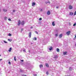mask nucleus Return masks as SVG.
<instances>
[{
	"label": "nucleus",
	"instance_id": "1",
	"mask_svg": "<svg viewBox=\"0 0 76 76\" xmlns=\"http://www.w3.org/2000/svg\"><path fill=\"white\" fill-rule=\"evenodd\" d=\"M21 23L22 25H24L25 23L24 21H22Z\"/></svg>",
	"mask_w": 76,
	"mask_h": 76
},
{
	"label": "nucleus",
	"instance_id": "2",
	"mask_svg": "<svg viewBox=\"0 0 76 76\" xmlns=\"http://www.w3.org/2000/svg\"><path fill=\"white\" fill-rule=\"evenodd\" d=\"M70 31H69L66 32V34L68 35H69L70 34Z\"/></svg>",
	"mask_w": 76,
	"mask_h": 76
},
{
	"label": "nucleus",
	"instance_id": "3",
	"mask_svg": "<svg viewBox=\"0 0 76 76\" xmlns=\"http://www.w3.org/2000/svg\"><path fill=\"white\" fill-rule=\"evenodd\" d=\"M20 23H21L20 20H19L18 22V26H20Z\"/></svg>",
	"mask_w": 76,
	"mask_h": 76
},
{
	"label": "nucleus",
	"instance_id": "4",
	"mask_svg": "<svg viewBox=\"0 0 76 76\" xmlns=\"http://www.w3.org/2000/svg\"><path fill=\"white\" fill-rule=\"evenodd\" d=\"M55 22L54 21H53L52 23V25L53 26H55L56 24H55V23H54Z\"/></svg>",
	"mask_w": 76,
	"mask_h": 76
},
{
	"label": "nucleus",
	"instance_id": "5",
	"mask_svg": "<svg viewBox=\"0 0 76 76\" xmlns=\"http://www.w3.org/2000/svg\"><path fill=\"white\" fill-rule=\"evenodd\" d=\"M69 9H73V7L72 5H69Z\"/></svg>",
	"mask_w": 76,
	"mask_h": 76
},
{
	"label": "nucleus",
	"instance_id": "6",
	"mask_svg": "<svg viewBox=\"0 0 76 76\" xmlns=\"http://www.w3.org/2000/svg\"><path fill=\"white\" fill-rule=\"evenodd\" d=\"M73 15V13L72 12H70L69 13V15L70 16H72Z\"/></svg>",
	"mask_w": 76,
	"mask_h": 76
},
{
	"label": "nucleus",
	"instance_id": "7",
	"mask_svg": "<svg viewBox=\"0 0 76 76\" xmlns=\"http://www.w3.org/2000/svg\"><path fill=\"white\" fill-rule=\"evenodd\" d=\"M31 32H30L29 33V38H31Z\"/></svg>",
	"mask_w": 76,
	"mask_h": 76
},
{
	"label": "nucleus",
	"instance_id": "8",
	"mask_svg": "<svg viewBox=\"0 0 76 76\" xmlns=\"http://www.w3.org/2000/svg\"><path fill=\"white\" fill-rule=\"evenodd\" d=\"M47 13V15H49L50 14V11H48Z\"/></svg>",
	"mask_w": 76,
	"mask_h": 76
},
{
	"label": "nucleus",
	"instance_id": "9",
	"mask_svg": "<svg viewBox=\"0 0 76 76\" xmlns=\"http://www.w3.org/2000/svg\"><path fill=\"white\" fill-rule=\"evenodd\" d=\"M52 50H53V48L52 47V46H51L50 48H49V50L50 51H51Z\"/></svg>",
	"mask_w": 76,
	"mask_h": 76
},
{
	"label": "nucleus",
	"instance_id": "10",
	"mask_svg": "<svg viewBox=\"0 0 76 76\" xmlns=\"http://www.w3.org/2000/svg\"><path fill=\"white\" fill-rule=\"evenodd\" d=\"M62 36H63V34H61L59 35V37L61 38L62 37Z\"/></svg>",
	"mask_w": 76,
	"mask_h": 76
},
{
	"label": "nucleus",
	"instance_id": "11",
	"mask_svg": "<svg viewBox=\"0 0 76 76\" xmlns=\"http://www.w3.org/2000/svg\"><path fill=\"white\" fill-rule=\"evenodd\" d=\"M12 51V48H10L9 50H8V51H9V52H10V51Z\"/></svg>",
	"mask_w": 76,
	"mask_h": 76
},
{
	"label": "nucleus",
	"instance_id": "12",
	"mask_svg": "<svg viewBox=\"0 0 76 76\" xmlns=\"http://www.w3.org/2000/svg\"><path fill=\"white\" fill-rule=\"evenodd\" d=\"M46 66L47 67H49V66L48 65V64H46Z\"/></svg>",
	"mask_w": 76,
	"mask_h": 76
},
{
	"label": "nucleus",
	"instance_id": "13",
	"mask_svg": "<svg viewBox=\"0 0 76 76\" xmlns=\"http://www.w3.org/2000/svg\"><path fill=\"white\" fill-rule=\"evenodd\" d=\"M35 2H33L32 3V6H35Z\"/></svg>",
	"mask_w": 76,
	"mask_h": 76
},
{
	"label": "nucleus",
	"instance_id": "14",
	"mask_svg": "<svg viewBox=\"0 0 76 76\" xmlns=\"http://www.w3.org/2000/svg\"><path fill=\"white\" fill-rule=\"evenodd\" d=\"M43 67V65H40L39 67L40 68H41V67Z\"/></svg>",
	"mask_w": 76,
	"mask_h": 76
},
{
	"label": "nucleus",
	"instance_id": "15",
	"mask_svg": "<svg viewBox=\"0 0 76 76\" xmlns=\"http://www.w3.org/2000/svg\"><path fill=\"white\" fill-rule=\"evenodd\" d=\"M66 54L67 52H64V53H63L64 55H65V54Z\"/></svg>",
	"mask_w": 76,
	"mask_h": 76
},
{
	"label": "nucleus",
	"instance_id": "16",
	"mask_svg": "<svg viewBox=\"0 0 76 76\" xmlns=\"http://www.w3.org/2000/svg\"><path fill=\"white\" fill-rule=\"evenodd\" d=\"M3 10L4 12H6L7 11V10H5V9H3Z\"/></svg>",
	"mask_w": 76,
	"mask_h": 76
},
{
	"label": "nucleus",
	"instance_id": "17",
	"mask_svg": "<svg viewBox=\"0 0 76 76\" xmlns=\"http://www.w3.org/2000/svg\"><path fill=\"white\" fill-rule=\"evenodd\" d=\"M33 40H34V41H36V40H37V38L36 37L34 38L33 39Z\"/></svg>",
	"mask_w": 76,
	"mask_h": 76
},
{
	"label": "nucleus",
	"instance_id": "18",
	"mask_svg": "<svg viewBox=\"0 0 76 76\" xmlns=\"http://www.w3.org/2000/svg\"><path fill=\"white\" fill-rule=\"evenodd\" d=\"M56 50L58 52H59L60 50H59V49L57 48L56 49Z\"/></svg>",
	"mask_w": 76,
	"mask_h": 76
},
{
	"label": "nucleus",
	"instance_id": "19",
	"mask_svg": "<svg viewBox=\"0 0 76 76\" xmlns=\"http://www.w3.org/2000/svg\"><path fill=\"white\" fill-rule=\"evenodd\" d=\"M16 56L14 57V59L15 61H16Z\"/></svg>",
	"mask_w": 76,
	"mask_h": 76
},
{
	"label": "nucleus",
	"instance_id": "20",
	"mask_svg": "<svg viewBox=\"0 0 76 76\" xmlns=\"http://www.w3.org/2000/svg\"><path fill=\"white\" fill-rule=\"evenodd\" d=\"M8 41H9L11 42L12 41V39H8Z\"/></svg>",
	"mask_w": 76,
	"mask_h": 76
},
{
	"label": "nucleus",
	"instance_id": "21",
	"mask_svg": "<svg viewBox=\"0 0 76 76\" xmlns=\"http://www.w3.org/2000/svg\"><path fill=\"white\" fill-rule=\"evenodd\" d=\"M7 19V17H6L5 18H4V20H6Z\"/></svg>",
	"mask_w": 76,
	"mask_h": 76
},
{
	"label": "nucleus",
	"instance_id": "22",
	"mask_svg": "<svg viewBox=\"0 0 76 76\" xmlns=\"http://www.w3.org/2000/svg\"><path fill=\"white\" fill-rule=\"evenodd\" d=\"M48 72H46V74L47 75H48Z\"/></svg>",
	"mask_w": 76,
	"mask_h": 76
},
{
	"label": "nucleus",
	"instance_id": "23",
	"mask_svg": "<svg viewBox=\"0 0 76 76\" xmlns=\"http://www.w3.org/2000/svg\"><path fill=\"white\" fill-rule=\"evenodd\" d=\"M4 43H7V42H6V41H4Z\"/></svg>",
	"mask_w": 76,
	"mask_h": 76
},
{
	"label": "nucleus",
	"instance_id": "24",
	"mask_svg": "<svg viewBox=\"0 0 76 76\" xmlns=\"http://www.w3.org/2000/svg\"><path fill=\"white\" fill-rule=\"evenodd\" d=\"M39 20H42V18H40L39 19Z\"/></svg>",
	"mask_w": 76,
	"mask_h": 76
},
{
	"label": "nucleus",
	"instance_id": "25",
	"mask_svg": "<svg viewBox=\"0 0 76 76\" xmlns=\"http://www.w3.org/2000/svg\"><path fill=\"white\" fill-rule=\"evenodd\" d=\"M8 64H11V63L10 61L9 62Z\"/></svg>",
	"mask_w": 76,
	"mask_h": 76
},
{
	"label": "nucleus",
	"instance_id": "26",
	"mask_svg": "<svg viewBox=\"0 0 76 76\" xmlns=\"http://www.w3.org/2000/svg\"><path fill=\"white\" fill-rule=\"evenodd\" d=\"M76 15V11H75L74 13V15Z\"/></svg>",
	"mask_w": 76,
	"mask_h": 76
},
{
	"label": "nucleus",
	"instance_id": "27",
	"mask_svg": "<svg viewBox=\"0 0 76 76\" xmlns=\"http://www.w3.org/2000/svg\"><path fill=\"white\" fill-rule=\"evenodd\" d=\"M55 35H56V37H57V36H58V34H55Z\"/></svg>",
	"mask_w": 76,
	"mask_h": 76
},
{
	"label": "nucleus",
	"instance_id": "28",
	"mask_svg": "<svg viewBox=\"0 0 76 76\" xmlns=\"http://www.w3.org/2000/svg\"><path fill=\"white\" fill-rule=\"evenodd\" d=\"M8 20H9V21H11V19H10V18H9Z\"/></svg>",
	"mask_w": 76,
	"mask_h": 76
},
{
	"label": "nucleus",
	"instance_id": "29",
	"mask_svg": "<svg viewBox=\"0 0 76 76\" xmlns=\"http://www.w3.org/2000/svg\"><path fill=\"white\" fill-rule=\"evenodd\" d=\"M56 9H58V8H59V7L58 6L56 7Z\"/></svg>",
	"mask_w": 76,
	"mask_h": 76
},
{
	"label": "nucleus",
	"instance_id": "30",
	"mask_svg": "<svg viewBox=\"0 0 76 76\" xmlns=\"http://www.w3.org/2000/svg\"><path fill=\"white\" fill-rule=\"evenodd\" d=\"M8 35H9V36H11V34L9 33L8 34Z\"/></svg>",
	"mask_w": 76,
	"mask_h": 76
},
{
	"label": "nucleus",
	"instance_id": "31",
	"mask_svg": "<svg viewBox=\"0 0 76 76\" xmlns=\"http://www.w3.org/2000/svg\"><path fill=\"white\" fill-rule=\"evenodd\" d=\"M35 32H36V33L37 34H38V32H37V31H35Z\"/></svg>",
	"mask_w": 76,
	"mask_h": 76
},
{
	"label": "nucleus",
	"instance_id": "32",
	"mask_svg": "<svg viewBox=\"0 0 76 76\" xmlns=\"http://www.w3.org/2000/svg\"><path fill=\"white\" fill-rule=\"evenodd\" d=\"M48 3H49V4H50V3H51V2H50V1H48Z\"/></svg>",
	"mask_w": 76,
	"mask_h": 76
},
{
	"label": "nucleus",
	"instance_id": "33",
	"mask_svg": "<svg viewBox=\"0 0 76 76\" xmlns=\"http://www.w3.org/2000/svg\"><path fill=\"white\" fill-rule=\"evenodd\" d=\"M23 28H22L21 29V31H23Z\"/></svg>",
	"mask_w": 76,
	"mask_h": 76
},
{
	"label": "nucleus",
	"instance_id": "34",
	"mask_svg": "<svg viewBox=\"0 0 76 76\" xmlns=\"http://www.w3.org/2000/svg\"><path fill=\"white\" fill-rule=\"evenodd\" d=\"M30 28H31V29H32V28H33V27L31 26V27H30Z\"/></svg>",
	"mask_w": 76,
	"mask_h": 76
},
{
	"label": "nucleus",
	"instance_id": "35",
	"mask_svg": "<svg viewBox=\"0 0 76 76\" xmlns=\"http://www.w3.org/2000/svg\"><path fill=\"white\" fill-rule=\"evenodd\" d=\"M13 12H15V10H13Z\"/></svg>",
	"mask_w": 76,
	"mask_h": 76
},
{
	"label": "nucleus",
	"instance_id": "36",
	"mask_svg": "<svg viewBox=\"0 0 76 76\" xmlns=\"http://www.w3.org/2000/svg\"><path fill=\"white\" fill-rule=\"evenodd\" d=\"M69 70H72V69L70 68V67L69 68Z\"/></svg>",
	"mask_w": 76,
	"mask_h": 76
},
{
	"label": "nucleus",
	"instance_id": "37",
	"mask_svg": "<svg viewBox=\"0 0 76 76\" xmlns=\"http://www.w3.org/2000/svg\"><path fill=\"white\" fill-rule=\"evenodd\" d=\"M23 51H24V52H26V51H25V50H23Z\"/></svg>",
	"mask_w": 76,
	"mask_h": 76
},
{
	"label": "nucleus",
	"instance_id": "38",
	"mask_svg": "<svg viewBox=\"0 0 76 76\" xmlns=\"http://www.w3.org/2000/svg\"><path fill=\"white\" fill-rule=\"evenodd\" d=\"M48 3V2H47V1H46V2H45V3H46V4H47Z\"/></svg>",
	"mask_w": 76,
	"mask_h": 76
},
{
	"label": "nucleus",
	"instance_id": "39",
	"mask_svg": "<svg viewBox=\"0 0 76 76\" xmlns=\"http://www.w3.org/2000/svg\"><path fill=\"white\" fill-rule=\"evenodd\" d=\"M2 60V59H0V61H1Z\"/></svg>",
	"mask_w": 76,
	"mask_h": 76
},
{
	"label": "nucleus",
	"instance_id": "40",
	"mask_svg": "<svg viewBox=\"0 0 76 76\" xmlns=\"http://www.w3.org/2000/svg\"><path fill=\"white\" fill-rule=\"evenodd\" d=\"M30 50H28V52L30 53Z\"/></svg>",
	"mask_w": 76,
	"mask_h": 76
},
{
	"label": "nucleus",
	"instance_id": "41",
	"mask_svg": "<svg viewBox=\"0 0 76 76\" xmlns=\"http://www.w3.org/2000/svg\"><path fill=\"white\" fill-rule=\"evenodd\" d=\"M23 60H21V61H23Z\"/></svg>",
	"mask_w": 76,
	"mask_h": 76
},
{
	"label": "nucleus",
	"instance_id": "42",
	"mask_svg": "<svg viewBox=\"0 0 76 76\" xmlns=\"http://www.w3.org/2000/svg\"><path fill=\"white\" fill-rule=\"evenodd\" d=\"M34 76H37V75H35Z\"/></svg>",
	"mask_w": 76,
	"mask_h": 76
},
{
	"label": "nucleus",
	"instance_id": "43",
	"mask_svg": "<svg viewBox=\"0 0 76 76\" xmlns=\"http://www.w3.org/2000/svg\"><path fill=\"white\" fill-rule=\"evenodd\" d=\"M1 9H0V12H1Z\"/></svg>",
	"mask_w": 76,
	"mask_h": 76
},
{
	"label": "nucleus",
	"instance_id": "44",
	"mask_svg": "<svg viewBox=\"0 0 76 76\" xmlns=\"http://www.w3.org/2000/svg\"><path fill=\"white\" fill-rule=\"evenodd\" d=\"M75 45L76 46V44H75Z\"/></svg>",
	"mask_w": 76,
	"mask_h": 76
},
{
	"label": "nucleus",
	"instance_id": "45",
	"mask_svg": "<svg viewBox=\"0 0 76 76\" xmlns=\"http://www.w3.org/2000/svg\"><path fill=\"white\" fill-rule=\"evenodd\" d=\"M54 58H56V57H54Z\"/></svg>",
	"mask_w": 76,
	"mask_h": 76
},
{
	"label": "nucleus",
	"instance_id": "46",
	"mask_svg": "<svg viewBox=\"0 0 76 76\" xmlns=\"http://www.w3.org/2000/svg\"><path fill=\"white\" fill-rule=\"evenodd\" d=\"M26 75H25V76H26Z\"/></svg>",
	"mask_w": 76,
	"mask_h": 76
},
{
	"label": "nucleus",
	"instance_id": "47",
	"mask_svg": "<svg viewBox=\"0 0 76 76\" xmlns=\"http://www.w3.org/2000/svg\"><path fill=\"white\" fill-rule=\"evenodd\" d=\"M0 56H1V55H0Z\"/></svg>",
	"mask_w": 76,
	"mask_h": 76
}]
</instances>
